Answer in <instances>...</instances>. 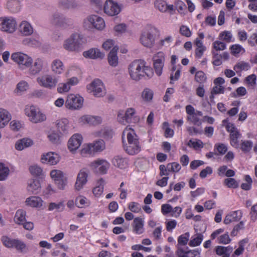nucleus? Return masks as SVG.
I'll return each instance as SVG.
<instances>
[{"label": "nucleus", "mask_w": 257, "mask_h": 257, "mask_svg": "<svg viewBox=\"0 0 257 257\" xmlns=\"http://www.w3.org/2000/svg\"><path fill=\"white\" fill-rule=\"evenodd\" d=\"M218 242L219 243L226 244L230 242L231 238H230L228 233L227 232L222 235H221L218 238Z\"/></svg>", "instance_id": "6e6d98bb"}, {"label": "nucleus", "mask_w": 257, "mask_h": 257, "mask_svg": "<svg viewBox=\"0 0 257 257\" xmlns=\"http://www.w3.org/2000/svg\"><path fill=\"white\" fill-rule=\"evenodd\" d=\"M136 112L134 108H128L126 110L124 114L122 112L118 113L117 120L120 123L124 125L127 123L135 122L137 121L135 117Z\"/></svg>", "instance_id": "4468645a"}, {"label": "nucleus", "mask_w": 257, "mask_h": 257, "mask_svg": "<svg viewBox=\"0 0 257 257\" xmlns=\"http://www.w3.org/2000/svg\"><path fill=\"white\" fill-rule=\"evenodd\" d=\"M242 214L241 210L230 212L225 216L223 222L225 224H228L232 222L237 221L242 217Z\"/></svg>", "instance_id": "b1692460"}, {"label": "nucleus", "mask_w": 257, "mask_h": 257, "mask_svg": "<svg viewBox=\"0 0 257 257\" xmlns=\"http://www.w3.org/2000/svg\"><path fill=\"white\" fill-rule=\"evenodd\" d=\"M104 181L101 178L97 181V185L93 189V193L96 196H99L102 193L104 189Z\"/></svg>", "instance_id": "58836bf2"}, {"label": "nucleus", "mask_w": 257, "mask_h": 257, "mask_svg": "<svg viewBox=\"0 0 257 257\" xmlns=\"http://www.w3.org/2000/svg\"><path fill=\"white\" fill-rule=\"evenodd\" d=\"M37 82L42 87L49 89H54L58 82V79L51 74H46L37 78Z\"/></svg>", "instance_id": "9d476101"}, {"label": "nucleus", "mask_w": 257, "mask_h": 257, "mask_svg": "<svg viewBox=\"0 0 257 257\" xmlns=\"http://www.w3.org/2000/svg\"><path fill=\"white\" fill-rule=\"evenodd\" d=\"M64 207L63 202H59L57 203L51 202L48 205V210L51 211L55 209L57 211H62L64 209Z\"/></svg>", "instance_id": "79ce46f5"}, {"label": "nucleus", "mask_w": 257, "mask_h": 257, "mask_svg": "<svg viewBox=\"0 0 257 257\" xmlns=\"http://www.w3.org/2000/svg\"><path fill=\"white\" fill-rule=\"evenodd\" d=\"M25 113L29 117L30 121L34 123L41 122L46 119L45 114L34 106L27 107L25 108Z\"/></svg>", "instance_id": "1a4fd4ad"}, {"label": "nucleus", "mask_w": 257, "mask_h": 257, "mask_svg": "<svg viewBox=\"0 0 257 257\" xmlns=\"http://www.w3.org/2000/svg\"><path fill=\"white\" fill-rule=\"evenodd\" d=\"M87 89L90 93L96 97H102L106 94L104 85L99 79H94L91 83L87 86Z\"/></svg>", "instance_id": "0eeeda50"}, {"label": "nucleus", "mask_w": 257, "mask_h": 257, "mask_svg": "<svg viewBox=\"0 0 257 257\" xmlns=\"http://www.w3.org/2000/svg\"><path fill=\"white\" fill-rule=\"evenodd\" d=\"M26 203L32 207L40 208L42 206L43 201L39 197L32 196L26 199Z\"/></svg>", "instance_id": "c85d7f7f"}, {"label": "nucleus", "mask_w": 257, "mask_h": 257, "mask_svg": "<svg viewBox=\"0 0 257 257\" xmlns=\"http://www.w3.org/2000/svg\"><path fill=\"white\" fill-rule=\"evenodd\" d=\"M256 77L255 74H251L247 76L245 79V82L249 86L254 87L256 85Z\"/></svg>", "instance_id": "4d7b16f0"}, {"label": "nucleus", "mask_w": 257, "mask_h": 257, "mask_svg": "<svg viewBox=\"0 0 257 257\" xmlns=\"http://www.w3.org/2000/svg\"><path fill=\"white\" fill-rule=\"evenodd\" d=\"M83 98L79 95L69 94L67 98L65 105L70 110H77L82 107Z\"/></svg>", "instance_id": "f8f14e48"}, {"label": "nucleus", "mask_w": 257, "mask_h": 257, "mask_svg": "<svg viewBox=\"0 0 257 257\" xmlns=\"http://www.w3.org/2000/svg\"><path fill=\"white\" fill-rule=\"evenodd\" d=\"M11 59L18 65L20 68L22 69L30 67L33 62L32 57L19 52L13 53L11 55Z\"/></svg>", "instance_id": "423d86ee"}, {"label": "nucleus", "mask_w": 257, "mask_h": 257, "mask_svg": "<svg viewBox=\"0 0 257 257\" xmlns=\"http://www.w3.org/2000/svg\"><path fill=\"white\" fill-rule=\"evenodd\" d=\"M45 60L42 58H37L29 67V72L31 75H35L40 73L45 66Z\"/></svg>", "instance_id": "aec40b11"}, {"label": "nucleus", "mask_w": 257, "mask_h": 257, "mask_svg": "<svg viewBox=\"0 0 257 257\" xmlns=\"http://www.w3.org/2000/svg\"><path fill=\"white\" fill-rule=\"evenodd\" d=\"M89 171L85 168L80 170L77 174L76 181L75 183V189L77 190H80L87 182V177L88 176Z\"/></svg>", "instance_id": "f3484780"}, {"label": "nucleus", "mask_w": 257, "mask_h": 257, "mask_svg": "<svg viewBox=\"0 0 257 257\" xmlns=\"http://www.w3.org/2000/svg\"><path fill=\"white\" fill-rule=\"evenodd\" d=\"M50 175L58 188L64 190L67 183V179L63 172L59 170H53L50 172Z\"/></svg>", "instance_id": "2eb2a0df"}, {"label": "nucleus", "mask_w": 257, "mask_h": 257, "mask_svg": "<svg viewBox=\"0 0 257 257\" xmlns=\"http://www.w3.org/2000/svg\"><path fill=\"white\" fill-rule=\"evenodd\" d=\"M33 144V141L28 138H23L18 141L15 144V148L19 151L28 148Z\"/></svg>", "instance_id": "72a5a7b5"}, {"label": "nucleus", "mask_w": 257, "mask_h": 257, "mask_svg": "<svg viewBox=\"0 0 257 257\" xmlns=\"http://www.w3.org/2000/svg\"><path fill=\"white\" fill-rule=\"evenodd\" d=\"M10 172L9 168L4 163L0 162V181L6 179Z\"/></svg>", "instance_id": "a19ab883"}, {"label": "nucleus", "mask_w": 257, "mask_h": 257, "mask_svg": "<svg viewBox=\"0 0 257 257\" xmlns=\"http://www.w3.org/2000/svg\"><path fill=\"white\" fill-rule=\"evenodd\" d=\"M153 65L156 73L160 76L162 73L165 61V55L162 52H159L155 54L153 58Z\"/></svg>", "instance_id": "dca6fc26"}, {"label": "nucleus", "mask_w": 257, "mask_h": 257, "mask_svg": "<svg viewBox=\"0 0 257 257\" xmlns=\"http://www.w3.org/2000/svg\"><path fill=\"white\" fill-rule=\"evenodd\" d=\"M82 141V137L79 134L73 135L68 142V147L71 152L77 150L80 146Z\"/></svg>", "instance_id": "412c9836"}, {"label": "nucleus", "mask_w": 257, "mask_h": 257, "mask_svg": "<svg viewBox=\"0 0 257 257\" xmlns=\"http://www.w3.org/2000/svg\"><path fill=\"white\" fill-rule=\"evenodd\" d=\"M12 116L7 109L0 107V128H4L11 120Z\"/></svg>", "instance_id": "a878e982"}, {"label": "nucleus", "mask_w": 257, "mask_h": 257, "mask_svg": "<svg viewBox=\"0 0 257 257\" xmlns=\"http://www.w3.org/2000/svg\"><path fill=\"white\" fill-rule=\"evenodd\" d=\"M133 226L134 232L137 234H141L144 232V220L140 217L135 218Z\"/></svg>", "instance_id": "473e14b6"}, {"label": "nucleus", "mask_w": 257, "mask_h": 257, "mask_svg": "<svg viewBox=\"0 0 257 257\" xmlns=\"http://www.w3.org/2000/svg\"><path fill=\"white\" fill-rule=\"evenodd\" d=\"M188 146L190 147H193L194 149L202 148L203 147V144L200 140H197L196 141H193L190 140L188 143Z\"/></svg>", "instance_id": "bf43d9fd"}, {"label": "nucleus", "mask_w": 257, "mask_h": 257, "mask_svg": "<svg viewBox=\"0 0 257 257\" xmlns=\"http://www.w3.org/2000/svg\"><path fill=\"white\" fill-rule=\"evenodd\" d=\"M41 162L50 165H55L60 161L59 155L52 152L44 153L41 158Z\"/></svg>", "instance_id": "6ab92c4d"}, {"label": "nucleus", "mask_w": 257, "mask_h": 257, "mask_svg": "<svg viewBox=\"0 0 257 257\" xmlns=\"http://www.w3.org/2000/svg\"><path fill=\"white\" fill-rule=\"evenodd\" d=\"M195 80L198 83H203L205 82L206 76L203 71H198L196 72Z\"/></svg>", "instance_id": "864d4df0"}, {"label": "nucleus", "mask_w": 257, "mask_h": 257, "mask_svg": "<svg viewBox=\"0 0 257 257\" xmlns=\"http://www.w3.org/2000/svg\"><path fill=\"white\" fill-rule=\"evenodd\" d=\"M17 26L16 19L12 17L0 18V30L3 32L12 33L15 31Z\"/></svg>", "instance_id": "9b49d317"}, {"label": "nucleus", "mask_w": 257, "mask_h": 257, "mask_svg": "<svg viewBox=\"0 0 257 257\" xmlns=\"http://www.w3.org/2000/svg\"><path fill=\"white\" fill-rule=\"evenodd\" d=\"M20 31L25 36H29L33 33V29L28 22L24 21L20 25Z\"/></svg>", "instance_id": "2f4dec72"}, {"label": "nucleus", "mask_w": 257, "mask_h": 257, "mask_svg": "<svg viewBox=\"0 0 257 257\" xmlns=\"http://www.w3.org/2000/svg\"><path fill=\"white\" fill-rule=\"evenodd\" d=\"M16 239L9 237L8 236H3L1 238V241L3 245L8 248H13Z\"/></svg>", "instance_id": "c03bdc74"}, {"label": "nucleus", "mask_w": 257, "mask_h": 257, "mask_svg": "<svg viewBox=\"0 0 257 257\" xmlns=\"http://www.w3.org/2000/svg\"><path fill=\"white\" fill-rule=\"evenodd\" d=\"M83 25L87 30L95 28L102 30L105 27V23L102 18L97 15H92L88 16L84 20Z\"/></svg>", "instance_id": "39448f33"}, {"label": "nucleus", "mask_w": 257, "mask_h": 257, "mask_svg": "<svg viewBox=\"0 0 257 257\" xmlns=\"http://www.w3.org/2000/svg\"><path fill=\"white\" fill-rule=\"evenodd\" d=\"M27 190L31 194H37L40 190V184L37 180H31L29 181Z\"/></svg>", "instance_id": "c756f323"}, {"label": "nucleus", "mask_w": 257, "mask_h": 257, "mask_svg": "<svg viewBox=\"0 0 257 257\" xmlns=\"http://www.w3.org/2000/svg\"><path fill=\"white\" fill-rule=\"evenodd\" d=\"M71 87L67 82L64 83H60L58 84L57 87V91L60 93L67 92L69 91Z\"/></svg>", "instance_id": "603ef678"}, {"label": "nucleus", "mask_w": 257, "mask_h": 257, "mask_svg": "<svg viewBox=\"0 0 257 257\" xmlns=\"http://www.w3.org/2000/svg\"><path fill=\"white\" fill-rule=\"evenodd\" d=\"M225 128L227 131L230 133V145L235 148H238L239 145L238 139L241 138V134L232 123H227L225 125Z\"/></svg>", "instance_id": "ddd939ff"}, {"label": "nucleus", "mask_w": 257, "mask_h": 257, "mask_svg": "<svg viewBox=\"0 0 257 257\" xmlns=\"http://www.w3.org/2000/svg\"><path fill=\"white\" fill-rule=\"evenodd\" d=\"M86 198L83 196H78L75 200L76 205L79 208H82L86 203Z\"/></svg>", "instance_id": "69168bd1"}, {"label": "nucleus", "mask_w": 257, "mask_h": 257, "mask_svg": "<svg viewBox=\"0 0 257 257\" xmlns=\"http://www.w3.org/2000/svg\"><path fill=\"white\" fill-rule=\"evenodd\" d=\"M231 248L230 246H217L215 248V252L217 255H222L228 250H230Z\"/></svg>", "instance_id": "052dcab7"}, {"label": "nucleus", "mask_w": 257, "mask_h": 257, "mask_svg": "<svg viewBox=\"0 0 257 257\" xmlns=\"http://www.w3.org/2000/svg\"><path fill=\"white\" fill-rule=\"evenodd\" d=\"M249 68V64L243 61L237 63L233 67V69L236 73L240 72L241 71L248 70Z\"/></svg>", "instance_id": "ea45409f"}, {"label": "nucleus", "mask_w": 257, "mask_h": 257, "mask_svg": "<svg viewBox=\"0 0 257 257\" xmlns=\"http://www.w3.org/2000/svg\"><path fill=\"white\" fill-rule=\"evenodd\" d=\"M7 6L8 9L13 13H17L20 10L19 1L9 0Z\"/></svg>", "instance_id": "4c0bfd02"}, {"label": "nucleus", "mask_w": 257, "mask_h": 257, "mask_svg": "<svg viewBox=\"0 0 257 257\" xmlns=\"http://www.w3.org/2000/svg\"><path fill=\"white\" fill-rule=\"evenodd\" d=\"M49 140L53 143H57L59 140V135L54 132H51L48 136Z\"/></svg>", "instance_id": "0e129e2a"}, {"label": "nucleus", "mask_w": 257, "mask_h": 257, "mask_svg": "<svg viewBox=\"0 0 257 257\" xmlns=\"http://www.w3.org/2000/svg\"><path fill=\"white\" fill-rule=\"evenodd\" d=\"M118 50L117 46H114L108 56V61L110 65L115 67L118 64V57L117 56V52Z\"/></svg>", "instance_id": "7c9ffc66"}, {"label": "nucleus", "mask_w": 257, "mask_h": 257, "mask_svg": "<svg viewBox=\"0 0 257 257\" xmlns=\"http://www.w3.org/2000/svg\"><path fill=\"white\" fill-rule=\"evenodd\" d=\"M241 149L244 153H248L249 152L252 147V143L250 141L246 140L243 141L240 144Z\"/></svg>", "instance_id": "09e8293b"}, {"label": "nucleus", "mask_w": 257, "mask_h": 257, "mask_svg": "<svg viewBox=\"0 0 257 257\" xmlns=\"http://www.w3.org/2000/svg\"><path fill=\"white\" fill-rule=\"evenodd\" d=\"M232 37L231 32L229 31H223L220 33L219 38L221 40L225 41L227 43L231 42Z\"/></svg>", "instance_id": "5fc2aeb1"}, {"label": "nucleus", "mask_w": 257, "mask_h": 257, "mask_svg": "<svg viewBox=\"0 0 257 257\" xmlns=\"http://www.w3.org/2000/svg\"><path fill=\"white\" fill-rule=\"evenodd\" d=\"M83 55L85 58L93 59H103L104 57V54L97 48H92L88 51H84L83 53Z\"/></svg>", "instance_id": "393cba45"}, {"label": "nucleus", "mask_w": 257, "mask_h": 257, "mask_svg": "<svg viewBox=\"0 0 257 257\" xmlns=\"http://www.w3.org/2000/svg\"><path fill=\"white\" fill-rule=\"evenodd\" d=\"M125 134L126 135L128 143L124 148L125 151L131 155L139 153L141 151V146L134 130L126 128L123 132V135Z\"/></svg>", "instance_id": "7ed1b4c3"}, {"label": "nucleus", "mask_w": 257, "mask_h": 257, "mask_svg": "<svg viewBox=\"0 0 257 257\" xmlns=\"http://www.w3.org/2000/svg\"><path fill=\"white\" fill-rule=\"evenodd\" d=\"M189 233H186L183 235H180L178 239V243L182 245H186L189 240Z\"/></svg>", "instance_id": "680f3d73"}, {"label": "nucleus", "mask_w": 257, "mask_h": 257, "mask_svg": "<svg viewBox=\"0 0 257 257\" xmlns=\"http://www.w3.org/2000/svg\"><path fill=\"white\" fill-rule=\"evenodd\" d=\"M104 12L109 16H115L120 12V8L116 3L112 0H107L104 6Z\"/></svg>", "instance_id": "a211bd4d"}, {"label": "nucleus", "mask_w": 257, "mask_h": 257, "mask_svg": "<svg viewBox=\"0 0 257 257\" xmlns=\"http://www.w3.org/2000/svg\"><path fill=\"white\" fill-rule=\"evenodd\" d=\"M112 164L120 169H123L128 167V160L119 156L114 157L112 161Z\"/></svg>", "instance_id": "cd10ccee"}, {"label": "nucleus", "mask_w": 257, "mask_h": 257, "mask_svg": "<svg viewBox=\"0 0 257 257\" xmlns=\"http://www.w3.org/2000/svg\"><path fill=\"white\" fill-rule=\"evenodd\" d=\"M26 212L25 210L23 209L18 210L14 217L15 222L19 224H23L26 220Z\"/></svg>", "instance_id": "c9c22d12"}, {"label": "nucleus", "mask_w": 257, "mask_h": 257, "mask_svg": "<svg viewBox=\"0 0 257 257\" xmlns=\"http://www.w3.org/2000/svg\"><path fill=\"white\" fill-rule=\"evenodd\" d=\"M95 164L100 165L99 168V173L101 174H105L110 166L109 163L107 161L103 159L101 161L96 163Z\"/></svg>", "instance_id": "de8ad7c7"}, {"label": "nucleus", "mask_w": 257, "mask_h": 257, "mask_svg": "<svg viewBox=\"0 0 257 257\" xmlns=\"http://www.w3.org/2000/svg\"><path fill=\"white\" fill-rule=\"evenodd\" d=\"M101 118L99 116L84 115L79 119V121L83 124L89 125H97L101 122Z\"/></svg>", "instance_id": "5701e85b"}, {"label": "nucleus", "mask_w": 257, "mask_h": 257, "mask_svg": "<svg viewBox=\"0 0 257 257\" xmlns=\"http://www.w3.org/2000/svg\"><path fill=\"white\" fill-rule=\"evenodd\" d=\"M56 124L58 131L61 133L67 134L70 129L69 120L67 118L57 120Z\"/></svg>", "instance_id": "bb28decb"}, {"label": "nucleus", "mask_w": 257, "mask_h": 257, "mask_svg": "<svg viewBox=\"0 0 257 257\" xmlns=\"http://www.w3.org/2000/svg\"><path fill=\"white\" fill-rule=\"evenodd\" d=\"M154 5L155 8L162 13L167 11V3L164 0H156Z\"/></svg>", "instance_id": "49530a36"}, {"label": "nucleus", "mask_w": 257, "mask_h": 257, "mask_svg": "<svg viewBox=\"0 0 257 257\" xmlns=\"http://www.w3.org/2000/svg\"><path fill=\"white\" fill-rule=\"evenodd\" d=\"M185 257H200V251L198 250L194 249L185 252Z\"/></svg>", "instance_id": "774afa93"}, {"label": "nucleus", "mask_w": 257, "mask_h": 257, "mask_svg": "<svg viewBox=\"0 0 257 257\" xmlns=\"http://www.w3.org/2000/svg\"><path fill=\"white\" fill-rule=\"evenodd\" d=\"M154 93L152 90L148 88L144 89L142 93V97L144 100L147 102L151 101L153 97Z\"/></svg>", "instance_id": "37998d69"}, {"label": "nucleus", "mask_w": 257, "mask_h": 257, "mask_svg": "<svg viewBox=\"0 0 257 257\" xmlns=\"http://www.w3.org/2000/svg\"><path fill=\"white\" fill-rule=\"evenodd\" d=\"M85 42L86 41L82 34L74 32L64 40L63 47L69 52H79L82 50Z\"/></svg>", "instance_id": "f03ea898"}, {"label": "nucleus", "mask_w": 257, "mask_h": 257, "mask_svg": "<svg viewBox=\"0 0 257 257\" xmlns=\"http://www.w3.org/2000/svg\"><path fill=\"white\" fill-rule=\"evenodd\" d=\"M180 32L183 36L189 37L191 35L190 29L186 26H181L180 29Z\"/></svg>", "instance_id": "338daca9"}, {"label": "nucleus", "mask_w": 257, "mask_h": 257, "mask_svg": "<svg viewBox=\"0 0 257 257\" xmlns=\"http://www.w3.org/2000/svg\"><path fill=\"white\" fill-rule=\"evenodd\" d=\"M52 22L57 26L63 29L74 28V22L72 19L59 13H56L53 15Z\"/></svg>", "instance_id": "6e6552de"}, {"label": "nucleus", "mask_w": 257, "mask_h": 257, "mask_svg": "<svg viewBox=\"0 0 257 257\" xmlns=\"http://www.w3.org/2000/svg\"><path fill=\"white\" fill-rule=\"evenodd\" d=\"M50 68L51 71L56 75H61L65 70L63 63L59 59H55L52 61Z\"/></svg>", "instance_id": "4be33fe9"}, {"label": "nucleus", "mask_w": 257, "mask_h": 257, "mask_svg": "<svg viewBox=\"0 0 257 257\" xmlns=\"http://www.w3.org/2000/svg\"><path fill=\"white\" fill-rule=\"evenodd\" d=\"M146 63L142 60H136L128 66V73L132 79L139 81L147 75L150 77L152 74L150 67L146 65Z\"/></svg>", "instance_id": "f257e3e1"}, {"label": "nucleus", "mask_w": 257, "mask_h": 257, "mask_svg": "<svg viewBox=\"0 0 257 257\" xmlns=\"http://www.w3.org/2000/svg\"><path fill=\"white\" fill-rule=\"evenodd\" d=\"M224 184L228 188H236L238 184L234 178H227L224 180Z\"/></svg>", "instance_id": "3c124183"}, {"label": "nucleus", "mask_w": 257, "mask_h": 257, "mask_svg": "<svg viewBox=\"0 0 257 257\" xmlns=\"http://www.w3.org/2000/svg\"><path fill=\"white\" fill-rule=\"evenodd\" d=\"M93 150L95 151H102L105 148L104 142L102 140H99L94 142L93 144H90Z\"/></svg>", "instance_id": "a18cd8bd"}, {"label": "nucleus", "mask_w": 257, "mask_h": 257, "mask_svg": "<svg viewBox=\"0 0 257 257\" xmlns=\"http://www.w3.org/2000/svg\"><path fill=\"white\" fill-rule=\"evenodd\" d=\"M29 171L32 175L35 176H39L42 174V169L37 165H32L30 167Z\"/></svg>", "instance_id": "8fccbe9b"}, {"label": "nucleus", "mask_w": 257, "mask_h": 257, "mask_svg": "<svg viewBox=\"0 0 257 257\" xmlns=\"http://www.w3.org/2000/svg\"><path fill=\"white\" fill-rule=\"evenodd\" d=\"M129 209L135 213H138L141 210V208L139 203L136 202H131L128 204Z\"/></svg>", "instance_id": "e2e57ef3"}, {"label": "nucleus", "mask_w": 257, "mask_h": 257, "mask_svg": "<svg viewBox=\"0 0 257 257\" xmlns=\"http://www.w3.org/2000/svg\"><path fill=\"white\" fill-rule=\"evenodd\" d=\"M203 238V236L202 234L197 233L191 237L189 245L190 246H198L201 243Z\"/></svg>", "instance_id": "e433bc0d"}, {"label": "nucleus", "mask_w": 257, "mask_h": 257, "mask_svg": "<svg viewBox=\"0 0 257 257\" xmlns=\"http://www.w3.org/2000/svg\"><path fill=\"white\" fill-rule=\"evenodd\" d=\"M213 47L216 51H223L226 49V44L221 41H216L213 43Z\"/></svg>", "instance_id": "13d9d810"}, {"label": "nucleus", "mask_w": 257, "mask_h": 257, "mask_svg": "<svg viewBox=\"0 0 257 257\" xmlns=\"http://www.w3.org/2000/svg\"><path fill=\"white\" fill-rule=\"evenodd\" d=\"M159 33L157 28L152 25H148L141 36V44L146 47L152 48L155 44L156 37Z\"/></svg>", "instance_id": "20e7f679"}, {"label": "nucleus", "mask_w": 257, "mask_h": 257, "mask_svg": "<svg viewBox=\"0 0 257 257\" xmlns=\"http://www.w3.org/2000/svg\"><path fill=\"white\" fill-rule=\"evenodd\" d=\"M12 248H15L19 252L26 253L28 251V247L26 243L21 240L16 239Z\"/></svg>", "instance_id": "f704fd0d"}]
</instances>
